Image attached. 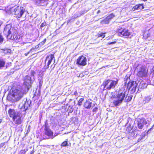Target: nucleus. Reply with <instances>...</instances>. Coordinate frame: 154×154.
Masks as SVG:
<instances>
[{"label": "nucleus", "instance_id": "1", "mask_svg": "<svg viewBox=\"0 0 154 154\" xmlns=\"http://www.w3.org/2000/svg\"><path fill=\"white\" fill-rule=\"evenodd\" d=\"M116 32L118 36L125 38H131L133 36L132 32L129 30L122 27L117 29Z\"/></svg>", "mask_w": 154, "mask_h": 154}, {"label": "nucleus", "instance_id": "2", "mask_svg": "<svg viewBox=\"0 0 154 154\" xmlns=\"http://www.w3.org/2000/svg\"><path fill=\"white\" fill-rule=\"evenodd\" d=\"M118 79L116 81L109 79L105 80L103 82V85L104 90H110L112 88H114L118 84Z\"/></svg>", "mask_w": 154, "mask_h": 154}, {"label": "nucleus", "instance_id": "3", "mask_svg": "<svg viewBox=\"0 0 154 154\" xmlns=\"http://www.w3.org/2000/svg\"><path fill=\"white\" fill-rule=\"evenodd\" d=\"M23 92L20 90L15 89L13 91L11 95V100L14 102H17L20 100L23 97Z\"/></svg>", "mask_w": 154, "mask_h": 154}, {"label": "nucleus", "instance_id": "4", "mask_svg": "<svg viewBox=\"0 0 154 154\" xmlns=\"http://www.w3.org/2000/svg\"><path fill=\"white\" fill-rule=\"evenodd\" d=\"M126 93V91H125L118 92L116 95L117 100H115L113 102V103L115 106H119L122 102L125 97Z\"/></svg>", "mask_w": 154, "mask_h": 154}, {"label": "nucleus", "instance_id": "5", "mask_svg": "<svg viewBox=\"0 0 154 154\" xmlns=\"http://www.w3.org/2000/svg\"><path fill=\"white\" fill-rule=\"evenodd\" d=\"M148 69L146 66H142L137 70L136 75L139 78H146L148 76Z\"/></svg>", "mask_w": 154, "mask_h": 154}, {"label": "nucleus", "instance_id": "6", "mask_svg": "<svg viewBox=\"0 0 154 154\" xmlns=\"http://www.w3.org/2000/svg\"><path fill=\"white\" fill-rule=\"evenodd\" d=\"M14 15L17 18H20L25 11V9L21 6H17L14 9Z\"/></svg>", "mask_w": 154, "mask_h": 154}, {"label": "nucleus", "instance_id": "7", "mask_svg": "<svg viewBox=\"0 0 154 154\" xmlns=\"http://www.w3.org/2000/svg\"><path fill=\"white\" fill-rule=\"evenodd\" d=\"M137 86V84L135 81H130L127 84V88L128 89L132 94L135 92Z\"/></svg>", "mask_w": 154, "mask_h": 154}, {"label": "nucleus", "instance_id": "8", "mask_svg": "<svg viewBox=\"0 0 154 154\" xmlns=\"http://www.w3.org/2000/svg\"><path fill=\"white\" fill-rule=\"evenodd\" d=\"M54 54L55 53H54L53 54H51L50 55H48L46 57L45 60L46 69H48L49 68V65L51 63L52 61L54 59V60H55Z\"/></svg>", "mask_w": 154, "mask_h": 154}, {"label": "nucleus", "instance_id": "9", "mask_svg": "<svg viewBox=\"0 0 154 154\" xmlns=\"http://www.w3.org/2000/svg\"><path fill=\"white\" fill-rule=\"evenodd\" d=\"M147 124V122L144 117L138 118L137 120V125L138 128L140 129L143 128L144 125Z\"/></svg>", "mask_w": 154, "mask_h": 154}, {"label": "nucleus", "instance_id": "10", "mask_svg": "<svg viewBox=\"0 0 154 154\" xmlns=\"http://www.w3.org/2000/svg\"><path fill=\"white\" fill-rule=\"evenodd\" d=\"M86 58L82 55L79 56L77 59L76 64L79 66H84L87 64Z\"/></svg>", "mask_w": 154, "mask_h": 154}, {"label": "nucleus", "instance_id": "11", "mask_svg": "<svg viewBox=\"0 0 154 154\" xmlns=\"http://www.w3.org/2000/svg\"><path fill=\"white\" fill-rule=\"evenodd\" d=\"M20 36L19 33L17 29H13L12 33L10 39L16 40L20 39Z\"/></svg>", "mask_w": 154, "mask_h": 154}, {"label": "nucleus", "instance_id": "12", "mask_svg": "<svg viewBox=\"0 0 154 154\" xmlns=\"http://www.w3.org/2000/svg\"><path fill=\"white\" fill-rule=\"evenodd\" d=\"M12 119L15 124L16 125H21L22 123L23 120L19 113L17 114L15 116L13 117Z\"/></svg>", "mask_w": 154, "mask_h": 154}, {"label": "nucleus", "instance_id": "13", "mask_svg": "<svg viewBox=\"0 0 154 154\" xmlns=\"http://www.w3.org/2000/svg\"><path fill=\"white\" fill-rule=\"evenodd\" d=\"M32 84L31 77L28 75L25 76L24 79L23 84L27 86L31 87Z\"/></svg>", "mask_w": 154, "mask_h": 154}, {"label": "nucleus", "instance_id": "14", "mask_svg": "<svg viewBox=\"0 0 154 154\" xmlns=\"http://www.w3.org/2000/svg\"><path fill=\"white\" fill-rule=\"evenodd\" d=\"M44 130L45 131V135L49 137L53 136L54 134L53 132L47 125L45 126Z\"/></svg>", "mask_w": 154, "mask_h": 154}, {"label": "nucleus", "instance_id": "15", "mask_svg": "<svg viewBox=\"0 0 154 154\" xmlns=\"http://www.w3.org/2000/svg\"><path fill=\"white\" fill-rule=\"evenodd\" d=\"M144 8V7L143 4H137L134 6L132 8V10L133 11H134L137 10H141Z\"/></svg>", "mask_w": 154, "mask_h": 154}, {"label": "nucleus", "instance_id": "16", "mask_svg": "<svg viewBox=\"0 0 154 154\" xmlns=\"http://www.w3.org/2000/svg\"><path fill=\"white\" fill-rule=\"evenodd\" d=\"M8 112L10 117L12 118V119L13 118V117L15 116L19 113L18 112H16L14 109H9L8 110Z\"/></svg>", "mask_w": 154, "mask_h": 154}, {"label": "nucleus", "instance_id": "17", "mask_svg": "<svg viewBox=\"0 0 154 154\" xmlns=\"http://www.w3.org/2000/svg\"><path fill=\"white\" fill-rule=\"evenodd\" d=\"M31 103V101L26 100L25 101L24 103L22 106L21 109L23 108V111H26L28 109V107L30 106Z\"/></svg>", "mask_w": 154, "mask_h": 154}, {"label": "nucleus", "instance_id": "18", "mask_svg": "<svg viewBox=\"0 0 154 154\" xmlns=\"http://www.w3.org/2000/svg\"><path fill=\"white\" fill-rule=\"evenodd\" d=\"M92 103L88 100H86V101L84 103L83 106L84 108L90 109Z\"/></svg>", "mask_w": 154, "mask_h": 154}, {"label": "nucleus", "instance_id": "19", "mask_svg": "<svg viewBox=\"0 0 154 154\" xmlns=\"http://www.w3.org/2000/svg\"><path fill=\"white\" fill-rule=\"evenodd\" d=\"M11 27L10 28H9V27H8L7 26H6L4 28V31L5 32H8V34L6 36V37L7 38H8V37L11 33Z\"/></svg>", "mask_w": 154, "mask_h": 154}, {"label": "nucleus", "instance_id": "20", "mask_svg": "<svg viewBox=\"0 0 154 154\" xmlns=\"http://www.w3.org/2000/svg\"><path fill=\"white\" fill-rule=\"evenodd\" d=\"M106 33V32L99 33L96 35V36L97 38L101 37L102 39H103L105 37Z\"/></svg>", "mask_w": 154, "mask_h": 154}, {"label": "nucleus", "instance_id": "21", "mask_svg": "<svg viewBox=\"0 0 154 154\" xmlns=\"http://www.w3.org/2000/svg\"><path fill=\"white\" fill-rule=\"evenodd\" d=\"M5 64V61L3 59L0 58V69L4 67Z\"/></svg>", "mask_w": 154, "mask_h": 154}, {"label": "nucleus", "instance_id": "22", "mask_svg": "<svg viewBox=\"0 0 154 154\" xmlns=\"http://www.w3.org/2000/svg\"><path fill=\"white\" fill-rule=\"evenodd\" d=\"M151 97L150 96L146 97L143 100V101L145 103H148L151 100Z\"/></svg>", "mask_w": 154, "mask_h": 154}, {"label": "nucleus", "instance_id": "23", "mask_svg": "<svg viewBox=\"0 0 154 154\" xmlns=\"http://www.w3.org/2000/svg\"><path fill=\"white\" fill-rule=\"evenodd\" d=\"M132 96H128V95H127L125 97V101L126 102H130V101H131V100L132 99Z\"/></svg>", "mask_w": 154, "mask_h": 154}, {"label": "nucleus", "instance_id": "24", "mask_svg": "<svg viewBox=\"0 0 154 154\" xmlns=\"http://www.w3.org/2000/svg\"><path fill=\"white\" fill-rule=\"evenodd\" d=\"M69 144L68 143V141L67 140H65L62 142L60 145V146L62 147H65L66 146H68Z\"/></svg>", "mask_w": 154, "mask_h": 154}, {"label": "nucleus", "instance_id": "25", "mask_svg": "<svg viewBox=\"0 0 154 154\" xmlns=\"http://www.w3.org/2000/svg\"><path fill=\"white\" fill-rule=\"evenodd\" d=\"M110 20L106 17L102 21V23L103 24H108L109 23Z\"/></svg>", "mask_w": 154, "mask_h": 154}, {"label": "nucleus", "instance_id": "26", "mask_svg": "<svg viewBox=\"0 0 154 154\" xmlns=\"http://www.w3.org/2000/svg\"><path fill=\"white\" fill-rule=\"evenodd\" d=\"M115 17V15L113 13H111L108 15L106 17L110 21Z\"/></svg>", "mask_w": 154, "mask_h": 154}, {"label": "nucleus", "instance_id": "27", "mask_svg": "<svg viewBox=\"0 0 154 154\" xmlns=\"http://www.w3.org/2000/svg\"><path fill=\"white\" fill-rule=\"evenodd\" d=\"M84 100V99L82 98H80L78 101L77 104L79 106H81L82 104V103Z\"/></svg>", "mask_w": 154, "mask_h": 154}, {"label": "nucleus", "instance_id": "28", "mask_svg": "<svg viewBox=\"0 0 154 154\" xmlns=\"http://www.w3.org/2000/svg\"><path fill=\"white\" fill-rule=\"evenodd\" d=\"M4 38L2 35V33L0 32V43H2L4 41Z\"/></svg>", "mask_w": 154, "mask_h": 154}, {"label": "nucleus", "instance_id": "29", "mask_svg": "<svg viewBox=\"0 0 154 154\" xmlns=\"http://www.w3.org/2000/svg\"><path fill=\"white\" fill-rule=\"evenodd\" d=\"M46 41V39L45 38L42 41L40 42L39 44L41 45H43L45 43Z\"/></svg>", "mask_w": 154, "mask_h": 154}, {"label": "nucleus", "instance_id": "30", "mask_svg": "<svg viewBox=\"0 0 154 154\" xmlns=\"http://www.w3.org/2000/svg\"><path fill=\"white\" fill-rule=\"evenodd\" d=\"M46 23L44 21V22L42 23L40 25V27L41 28H42L44 26H46Z\"/></svg>", "mask_w": 154, "mask_h": 154}, {"label": "nucleus", "instance_id": "31", "mask_svg": "<svg viewBox=\"0 0 154 154\" xmlns=\"http://www.w3.org/2000/svg\"><path fill=\"white\" fill-rule=\"evenodd\" d=\"M97 109L98 108L97 107H95L93 109L92 111L93 112H95L97 111Z\"/></svg>", "mask_w": 154, "mask_h": 154}, {"label": "nucleus", "instance_id": "32", "mask_svg": "<svg viewBox=\"0 0 154 154\" xmlns=\"http://www.w3.org/2000/svg\"><path fill=\"white\" fill-rule=\"evenodd\" d=\"M153 126H152L151 128H150L149 129L147 132V133H150L152 129H153Z\"/></svg>", "mask_w": 154, "mask_h": 154}, {"label": "nucleus", "instance_id": "33", "mask_svg": "<svg viewBox=\"0 0 154 154\" xmlns=\"http://www.w3.org/2000/svg\"><path fill=\"white\" fill-rule=\"evenodd\" d=\"M116 42V41H113L111 42H109L108 43V44L110 45L112 44H115Z\"/></svg>", "mask_w": 154, "mask_h": 154}, {"label": "nucleus", "instance_id": "34", "mask_svg": "<svg viewBox=\"0 0 154 154\" xmlns=\"http://www.w3.org/2000/svg\"><path fill=\"white\" fill-rule=\"evenodd\" d=\"M78 95V93L76 90L74 92L73 95L77 96Z\"/></svg>", "mask_w": 154, "mask_h": 154}, {"label": "nucleus", "instance_id": "35", "mask_svg": "<svg viewBox=\"0 0 154 154\" xmlns=\"http://www.w3.org/2000/svg\"><path fill=\"white\" fill-rule=\"evenodd\" d=\"M5 142H4V143H2L0 144V146L1 147H2L3 146H4L5 145Z\"/></svg>", "mask_w": 154, "mask_h": 154}, {"label": "nucleus", "instance_id": "36", "mask_svg": "<svg viewBox=\"0 0 154 154\" xmlns=\"http://www.w3.org/2000/svg\"><path fill=\"white\" fill-rule=\"evenodd\" d=\"M34 151L33 150H32L31 151L30 153L29 154H34Z\"/></svg>", "mask_w": 154, "mask_h": 154}, {"label": "nucleus", "instance_id": "37", "mask_svg": "<svg viewBox=\"0 0 154 154\" xmlns=\"http://www.w3.org/2000/svg\"><path fill=\"white\" fill-rule=\"evenodd\" d=\"M29 52H28L25 53V55L26 56H27L28 55V54H29Z\"/></svg>", "mask_w": 154, "mask_h": 154}, {"label": "nucleus", "instance_id": "38", "mask_svg": "<svg viewBox=\"0 0 154 154\" xmlns=\"http://www.w3.org/2000/svg\"><path fill=\"white\" fill-rule=\"evenodd\" d=\"M35 73V72L34 71H33V72H32V74L33 75H34V74Z\"/></svg>", "mask_w": 154, "mask_h": 154}, {"label": "nucleus", "instance_id": "39", "mask_svg": "<svg viewBox=\"0 0 154 154\" xmlns=\"http://www.w3.org/2000/svg\"><path fill=\"white\" fill-rule=\"evenodd\" d=\"M2 122V119H0V123H1Z\"/></svg>", "mask_w": 154, "mask_h": 154}, {"label": "nucleus", "instance_id": "40", "mask_svg": "<svg viewBox=\"0 0 154 154\" xmlns=\"http://www.w3.org/2000/svg\"><path fill=\"white\" fill-rule=\"evenodd\" d=\"M100 10H98L97 12V13H100Z\"/></svg>", "mask_w": 154, "mask_h": 154}, {"label": "nucleus", "instance_id": "41", "mask_svg": "<svg viewBox=\"0 0 154 154\" xmlns=\"http://www.w3.org/2000/svg\"><path fill=\"white\" fill-rule=\"evenodd\" d=\"M142 0L144 2H146L147 1V0Z\"/></svg>", "mask_w": 154, "mask_h": 154}]
</instances>
